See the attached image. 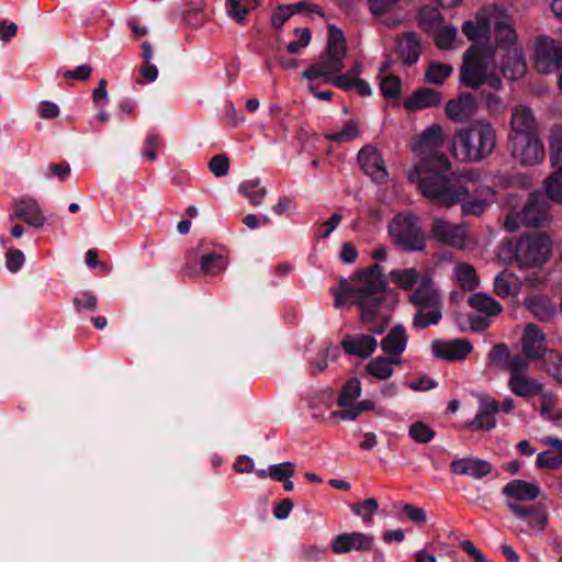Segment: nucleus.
Wrapping results in <instances>:
<instances>
[{
	"mask_svg": "<svg viewBox=\"0 0 562 562\" xmlns=\"http://www.w3.org/2000/svg\"><path fill=\"white\" fill-rule=\"evenodd\" d=\"M443 145V130L440 125L426 128L412 145L417 161L408 171V179L416 183L422 194L435 203L451 204L465 194L463 188L451 191V164L440 153Z\"/></svg>",
	"mask_w": 562,
	"mask_h": 562,
	"instance_id": "1",
	"label": "nucleus"
},
{
	"mask_svg": "<svg viewBox=\"0 0 562 562\" xmlns=\"http://www.w3.org/2000/svg\"><path fill=\"white\" fill-rule=\"evenodd\" d=\"M492 29L496 46L506 52V60L502 64L503 75L509 80L521 78L527 68L526 60L522 50L516 45L517 34L506 7L496 3L485 5L461 27L462 33L471 42L488 41Z\"/></svg>",
	"mask_w": 562,
	"mask_h": 562,
	"instance_id": "2",
	"label": "nucleus"
},
{
	"mask_svg": "<svg viewBox=\"0 0 562 562\" xmlns=\"http://www.w3.org/2000/svg\"><path fill=\"white\" fill-rule=\"evenodd\" d=\"M340 290L335 293V305L341 307L355 303L361 312V319L370 323L374 319L387 322V315L397 304L394 291H387L382 278L381 267L373 265L358 273L352 283L340 280Z\"/></svg>",
	"mask_w": 562,
	"mask_h": 562,
	"instance_id": "3",
	"label": "nucleus"
},
{
	"mask_svg": "<svg viewBox=\"0 0 562 562\" xmlns=\"http://www.w3.org/2000/svg\"><path fill=\"white\" fill-rule=\"evenodd\" d=\"M552 254V241L543 233L522 235L517 240H503L497 250V258L504 265H516L520 270L536 269L525 281L535 286L544 281L540 269Z\"/></svg>",
	"mask_w": 562,
	"mask_h": 562,
	"instance_id": "4",
	"label": "nucleus"
},
{
	"mask_svg": "<svg viewBox=\"0 0 562 562\" xmlns=\"http://www.w3.org/2000/svg\"><path fill=\"white\" fill-rule=\"evenodd\" d=\"M346 40L341 30L335 25L328 27V40L326 50L321 59L308 66L303 71V77L308 80L321 79L325 83H331L342 90L353 88L356 78L353 75H338L344 68L346 56Z\"/></svg>",
	"mask_w": 562,
	"mask_h": 562,
	"instance_id": "5",
	"label": "nucleus"
},
{
	"mask_svg": "<svg viewBox=\"0 0 562 562\" xmlns=\"http://www.w3.org/2000/svg\"><path fill=\"white\" fill-rule=\"evenodd\" d=\"M480 43L473 42L463 54L460 81L473 90L484 85L498 90L502 88V79L496 71L495 49L490 44Z\"/></svg>",
	"mask_w": 562,
	"mask_h": 562,
	"instance_id": "6",
	"label": "nucleus"
},
{
	"mask_svg": "<svg viewBox=\"0 0 562 562\" xmlns=\"http://www.w3.org/2000/svg\"><path fill=\"white\" fill-rule=\"evenodd\" d=\"M496 146V130L487 120H477L459 130L453 138V154L465 161H481L488 157Z\"/></svg>",
	"mask_w": 562,
	"mask_h": 562,
	"instance_id": "7",
	"label": "nucleus"
},
{
	"mask_svg": "<svg viewBox=\"0 0 562 562\" xmlns=\"http://www.w3.org/2000/svg\"><path fill=\"white\" fill-rule=\"evenodd\" d=\"M408 301L417 311L413 318L416 329L436 325L441 318L440 295L429 274H424L417 288L409 294Z\"/></svg>",
	"mask_w": 562,
	"mask_h": 562,
	"instance_id": "8",
	"label": "nucleus"
},
{
	"mask_svg": "<svg viewBox=\"0 0 562 562\" xmlns=\"http://www.w3.org/2000/svg\"><path fill=\"white\" fill-rule=\"evenodd\" d=\"M392 241L405 251H420L425 248L426 236L418 217L413 214H398L389 225Z\"/></svg>",
	"mask_w": 562,
	"mask_h": 562,
	"instance_id": "9",
	"label": "nucleus"
},
{
	"mask_svg": "<svg viewBox=\"0 0 562 562\" xmlns=\"http://www.w3.org/2000/svg\"><path fill=\"white\" fill-rule=\"evenodd\" d=\"M550 221L549 205L540 192H532L522 209L521 214H508L505 227L508 232L517 231L520 224L540 226Z\"/></svg>",
	"mask_w": 562,
	"mask_h": 562,
	"instance_id": "10",
	"label": "nucleus"
},
{
	"mask_svg": "<svg viewBox=\"0 0 562 562\" xmlns=\"http://www.w3.org/2000/svg\"><path fill=\"white\" fill-rule=\"evenodd\" d=\"M507 386L509 391L516 396L528 398L536 395H541V415L544 418H550V409L554 406L555 398L550 392L543 391V384L532 378L528 372L521 374L509 375Z\"/></svg>",
	"mask_w": 562,
	"mask_h": 562,
	"instance_id": "11",
	"label": "nucleus"
},
{
	"mask_svg": "<svg viewBox=\"0 0 562 562\" xmlns=\"http://www.w3.org/2000/svg\"><path fill=\"white\" fill-rule=\"evenodd\" d=\"M448 178H452L450 184H448L451 191H456L459 188H463L465 190V194L460 200L462 203V211L467 215H481L486 206L493 201L494 192L488 187L481 188L477 193L480 195L479 199H473L465 201V196L468 195L469 189L464 187L465 183L472 182L476 179V172L474 171H464L461 173H451ZM459 203V201H457ZM456 204L451 203L450 205Z\"/></svg>",
	"mask_w": 562,
	"mask_h": 562,
	"instance_id": "12",
	"label": "nucleus"
},
{
	"mask_svg": "<svg viewBox=\"0 0 562 562\" xmlns=\"http://www.w3.org/2000/svg\"><path fill=\"white\" fill-rule=\"evenodd\" d=\"M509 149L515 161L522 166H537L544 159V147L533 134L509 138Z\"/></svg>",
	"mask_w": 562,
	"mask_h": 562,
	"instance_id": "13",
	"label": "nucleus"
},
{
	"mask_svg": "<svg viewBox=\"0 0 562 562\" xmlns=\"http://www.w3.org/2000/svg\"><path fill=\"white\" fill-rule=\"evenodd\" d=\"M374 536L360 531L342 532L333 538L331 551L335 554H348L352 551L369 552L373 549Z\"/></svg>",
	"mask_w": 562,
	"mask_h": 562,
	"instance_id": "14",
	"label": "nucleus"
},
{
	"mask_svg": "<svg viewBox=\"0 0 562 562\" xmlns=\"http://www.w3.org/2000/svg\"><path fill=\"white\" fill-rule=\"evenodd\" d=\"M509 510L525 525L519 528L520 533L542 532L548 525V513L541 506L526 507L513 503Z\"/></svg>",
	"mask_w": 562,
	"mask_h": 562,
	"instance_id": "15",
	"label": "nucleus"
},
{
	"mask_svg": "<svg viewBox=\"0 0 562 562\" xmlns=\"http://www.w3.org/2000/svg\"><path fill=\"white\" fill-rule=\"evenodd\" d=\"M536 67L540 72L549 74L562 65V46L555 40L542 37L536 45Z\"/></svg>",
	"mask_w": 562,
	"mask_h": 562,
	"instance_id": "16",
	"label": "nucleus"
},
{
	"mask_svg": "<svg viewBox=\"0 0 562 562\" xmlns=\"http://www.w3.org/2000/svg\"><path fill=\"white\" fill-rule=\"evenodd\" d=\"M491 360L507 370L509 375L526 373L529 370V361L524 353H510L505 344L496 345L491 351Z\"/></svg>",
	"mask_w": 562,
	"mask_h": 562,
	"instance_id": "17",
	"label": "nucleus"
},
{
	"mask_svg": "<svg viewBox=\"0 0 562 562\" xmlns=\"http://www.w3.org/2000/svg\"><path fill=\"white\" fill-rule=\"evenodd\" d=\"M520 344L522 353L530 360L542 359L549 353L546 335L533 324H528L525 327Z\"/></svg>",
	"mask_w": 562,
	"mask_h": 562,
	"instance_id": "18",
	"label": "nucleus"
},
{
	"mask_svg": "<svg viewBox=\"0 0 562 562\" xmlns=\"http://www.w3.org/2000/svg\"><path fill=\"white\" fill-rule=\"evenodd\" d=\"M358 161L362 170L375 182H385L389 173L381 154L375 147L364 146L358 153Z\"/></svg>",
	"mask_w": 562,
	"mask_h": 562,
	"instance_id": "19",
	"label": "nucleus"
},
{
	"mask_svg": "<svg viewBox=\"0 0 562 562\" xmlns=\"http://www.w3.org/2000/svg\"><path fill=\"white\" fill-rule=\"evenodd\" d=\"M477 102L470 92H462L447 102L445 113L453 122H467L476 113Z\"/></svg>",
	"mask_w": 562,
	"mask_h": 562,
	"instance_id": "20",
	"label": "nucleus"
},
{
	"mask_svg": "<svg viewBox=\"0 0 562 562\" xmlns=\"http://www.w3.org/2000/svg\"><path fill=\"white\" fill-rule=\"evenodd\" d=\"M507 497L506 506L509 509L510 504L522 505L524 502H531L540 495V487L533 482L524 480H513L502 490Z\"/></svg>",
	"mask_w": 562,
	"mask_h": 562,
	"instance_id": "21",
	"label": "nucleus"
},
{
	"mask_svg": "<svg viewBox=\"0 0 562 562\" xmlns=\"http://www.w3.org/2000/svg\"><path fill=\"white\" fill-rule=\"evenodd\" d=\"M431 233L439 243L452 247H462L467 236L464 226L452 224L442 218H436L434 221Z\"/></svg>",
	"mask_w": 562,
	"mask_h": 562,
	"instance_id": "22",
	"label": "nucleus"
},
{
	"mask_svg": "<svg viewBox=\"0 0 562 562\" xmlns=\"http://www.w3.org/2000/svg\"><path fill=\"white\" fill-rule=\"evenodd\" d=\"M431 350L438 358L449 361H460L472 351V345L465 339L435 340Z\"/></svg>",
	"mask_w": 562,
	"mask_h": 562,
	"instance_id": "23",
	"label": "nucleus"
},
{
	"mask_svg": "<svg viewBox=\"0 0 562 562\" xmlns=\"http://www.w3.org/2000/svg\"><path fill=\"white\" fill-rule=\"evenodd\" d=\"M533 134H536V120L531 110L524 105H516L512 110L510 133L508 138Z\"/></svg>",
	"mask_w": 562,
	"mask_h": 562,
	"instance_id": "24",
	"label": "nucleus"
},
{
	"mask_svg": "<svg viewBox=\"0 0 562 562\" xmlns=\"http://www.w3.org/2000/svg\"><path fill=\"white\" fill-rule=\"evenodd\" d=\"M14 216L33 227H42L46 222L38 202L31 196H23L14 201Z\"/></svg>",
	"mask_w": 562,
	"mask_h": 562,
	"instance_id": "25",
	"label": "nucleus"
},
{
	"mask_svg": "<svg viewBox=\"0 0 562 562\" xmlns=\"http://www.w3.org/2000/svg\"><path fill=\"white\" fill-rule=\"evenodd\" d=\"M441 102L442 93L440 91L431 88H422L408 97L403 105L407 111L415 112L438 106Z\"/></svg>",
	"mask_w": 562,
	"mask_h": 562,
	"instance_id": "26",
	"label": "nucleus"
},
{
	"mask_svg": "<svg viewBox=\"0 0 562 562\" xmlns=\"http://www.w3.org/2000/svg\"><path fill=\"white\" fill-rule=\"evenodd\" d=\"M378 341L370 335L356 334L342 340V348L349 355L367 358L376 349Z\"/></svg>",
	"mask_w": 562,
	"mask_h": 562,
	"instance_id": "27",
	"label": "nucleus"
},
{
	"mask_svg": "<svg viewBox=\"0 0 562 562\" xmlns=\"http://www.w3.org/2000/svg\"><path fill=\"white\" fill-rule=\"evenodd\" d=\"M451 471L458 475H469L472 477H483L491 471L487 461L475 458H463L451 462Z\"/></svg>",
	"mask_w": 562,
	"mask_h": 562,
	"instance_id": "28",
	"label": "nucleus"
},
{
	"mask_svg": "<svg viewBox=\"0 0 562 562\" xmlns=\"http://www.w3.org/2000/svg\"><path fill=\"white\" fill-rule=\"evenodd\" d=\"M401 363V360L395 357H375L371 359L366 368L364 372L372 379L385 381L392 378L394 373V366Z\"/></svg>",
	"mask_w": 562,
	"mask_h": 562,
	"instance_id": "29",
	"label": "nucleus"
},
{
	"mask_svg": "<svg viewBox=\"0 0 562 562\" xmlns=\"http://www.w3.org/2000/svg\"><path fill=\"white\" fill-rule=\"evenodd\" d=\"M520 288V279L513 272L502 271L494 279V292L498 297H516Z\"/></svg>",
	"mask_w": 562,
	"mask_h": 562,
	"instance_id": "30",
	"label": "nucleus"
},
{
	"mask_svg": "<svg viewBox=\"0 0 562 562\" xmlns=\"http://www.w3.org/2000/svg\"><path fill=\"white\" fill-rule=\"evenodd\" d=\"M397 52L406 64H415L419 59L420 43L414 33L403 34L397 42Z\"/></svg>",
	"mask_w": 562,
	"mask_h": 562,
	"instance_id": "31",
	"label": "nucleus"
},
{
	"mask_svg": "<svg viewBox=\"0 0 562 562\" xmlns=\"http://www.w3.org/2000/svg\"><path fill=\"white\" fill-rule=\"evenodd\" d=\"M407 344V336L402 326H395L382 340L381 348L389 355H400Z\"/></svg>",
	"mask_w": 562,
	"mask_h": 562,
	"instance_id": "32",
	"label": "nucleus"
},
{
	"mask_svg": "<svg viewBox=\"0 0 562 562\" xmlns=\"http://www.w3.org/2000/svg\"><path fill=\"white\" fill-rule=\"evenodd\" d=\"M424 274L415 268L395 269L390 272L391 281L403 290L417 286Z\"/></svg>",
	"mask_w": 562,
	"mask_h": 562,
	"instance_id": "33",
	"label": "nucleus"
},
{
	"mask_svg": "<svg viewBox=\"0 0 562 562\" xmlns=\"http://www.w3.org/2000/svg\"><path fill=\"white\" fill-rule=\"evenodd\" d=\"M454 279L458 284L467 291L474 290L479 283V277L473 266L460 262L453 267Z\"/></svg>",
	"mask_w": 562,
	"mask_h": 562,
	"instance_id": "34",
	"label": "nucleus"
},
{
	"mask_svg": "<svg viewBox=\"0 0 562 562\" xmlns=\"http://www.w3.org/2000/svg\"><path fill=\"white\" fill-rule=\"evenodd\" d=\"M469 305L487 316H496L502 312V305L492 296L482 292L471 295Z\"/></svg>",
	"mask_w": 562,
	"mask_h": 562,
	"instance_id": "35",
	"label": "nucleus"
},
{
	"mask_svg": "<svg viewBox=\"0 0 562 562\" xmlns=\"http://www.w3.org/2000/svg\"><path fill=\"white\" fill-rule=\"evenodd\" d=\"M543 190L550 200L562 204V165L543 180Z\"/></svg>",
	"mask_w": 562,
	"mask_h": 562,
	"instance_id": "36",
	"label": "nucleus"
},
{
	"mask_svg": "<svg viewBox=\"0 0 562 562\" xmlns=\"http://www.w3.org/2000/svg\"><path fill=\"white\" fill-rule=\"evenodd\" d=\"M238 191L254 205H260L267 194L266 188L261 186V181L258 178L243 181L239 184Z\"/></svg>",
	"mask_w": 562,
	"mask_h": 562,
	"instance_id": "37",
	"label": "nucleus"
},
{
	"mask_svg": "<svg viewBox=\"0 0 562 562\" xmlns=\"http://www.w3.org/2000/svg\"><path fill=\"white\" fill-rule=\"evenodd\" d=\"M436 44L441 49H453L461 45L457 29L452 25H442L437 29Z\"/></svg>",
	"mask_w": 562,
	"mask_h": 562,
	"instance_id": "38",
	"label": "nucleus"
},
{
	"mask_svg": "<svg viewBox=\"0 0 562 562\" xmlns=\"http://www.w3.org/2000/svg\"><path fill=\"white\" fill-rule=\"evenodd\" d=\"M453 68L449 64L431 63L425 71V80L431 85H441L451 76Z\"/></svg>",
	"mask_w": 562,
	"mask_h": 562,
	"instance_id": "39",
	"label": "nucleus"
},
{
	"mask_svg": "<svg viewBox=\"0 0 562 562\" xmlns=\"http://www.w3.org/2000/svg\"><path fill=\"white\" fill-rule=\"evenodd\" d=\"M201 270L205 274L222 273L227 267V259L223 255L209 254L201 258Z\"/></svg>",
	"mask_w": 562,
	"mask_h": 562,
	"instance_id": "40",
	"label": "nucleus"
},
{
	"mask_svg": "<svg viewBox=\"0 0 562 562\" xmlns=\"http://www.w3.org/2000/svg\"><path fill=\"white\" fill-rule=\"evenodd\" d=\"M379 503L375 498H367L363 502L350 505L353 515L361 518L364 524H371L373 516L378 512Z\"/></svg>",
	"mask_w": 562,
	"mask_h": 562,
	"instance_id": "41",
	"label": "nucleus"
},
{
	"mask_svg": "<svg viewBox=\"0 0 562 562\" xmlns=\"http://www.w3.org/2000/svg\"><path fill=\"white\" fill-rule=\"evenodd\" d=\"M361 382L359 379L352 378L348 380L342 387L337 404L339 406L356 404V400L361 395Z\"/></svg>",
	"mask_w": 562,
	"mask_h": 562,
	"instance_id": "42",
	"label": "nucleus"
},
{
	"mask_svg": "<svg viewBox=\"0 0 562 562\" xmlns=\"http://www.w3.org/2000/svg\"><path fill=\"white\" fill-rule=\"evenodd\" d=\"M549 159L552 166L562 162V126L554 127L549 137Z\"/></svg>",
	"mask_w": 562,
	"mask_h": 562,
	"instance_id": "43",
	"label": "nucleus"
},
{
	"mask_svg": "<svg viewBox=\"0 0 562 562\" xmlns=\"http://www.w3.org/2000/svg\"><path fill=\"white\" fill-rule=\"evenodd\" d=\"M304 5V2L280 5L272 14L271 22L273 26L280 29L295 12L301 11Z\"/></svg>",
	"mask_w": 562,
	"mask_h": 562,
	"instance_id": "44",
	"label": "nucleus"
},
{
	"mask_svg": "<svg viewBox=\"0 0 562 562\" xmlns=\"http://www.w3.org/2000/svg\"><path fill=\"white\" fill-rule=\"evenodd\" d=\"M409 437L418 443H427L435 437V431L425 423L416 422L408 429Z\"/></svg>",
	"mask_w": 562,
	"mask_h": 562,
	"instance_id": "45",
	"label": "nucleus"
},
{
	"mask_svg": "<svg viewBox=\"0 0 562 562\" xmlns=\"http://www.w3.org/2000/svg\"><path fill=\"white\" fill-rule=\"evenodd\" d=\"M359 136V127L356 122H348L339 132L328 133L327 138L337 143H347Z\"/></svg>",
	"mask_w": 562,
	"mask_h": 562,
	"instance_id": "46",
	"label": "nucleus"
},
{
	"mask_svg": "<svg viewBox=\"0 0 562 562\" xmlns=\"http://www.w3.org/2000/svg\"><path fill=\"white\" fill-rule=\"evenodd\" d=\"M485 108L491 115H502L506 111V103L495 93L486 92L482 94Z\"/></svg>",
	"mask_w": 562,
	"mask_h": 562,
	"instance_id": "47",
	"label": "nucleus"
},
{
	"mask_svg": "<svg viewBox=\"0 0 562 562\" xmlns=\"http://www.w3.org/2000/svg\"><path fill=\"white\" fill-rule=\"evenodd\" d=\"M467 426L472 430H491L496 426V420L494 416L479 409L476 416Z\"/></svg>",
	"mask_w": 562,
	"mask_h": 562,
	"instance_id": "48",
	"label": "nucleus"
},
{
	"mask_svg": "<svg viewBox=\"0 0 562 562\" xmlns=\"http://www.w3.org/2000/svg\"><path fill=\"white\" fill-rule=\"evenodd\" d=\"M293 474L294 464L291 462H282L270 467V477L274 481L282 482Z\"/></svg>",
	"mask_w": 562,
	"mask_h": 562,
	"instance_id": "49",
	"label": "nucleus"
},
{
	"mask_svg": "<svg viewBox=\"0 0 562 562\" xmlns=\"http://www.w3.org/2000/svg\"><path fill=\"white\" fill-rule=\"evenodd\" d=\"M295 34L299 36L296 42H291L288 45V52L291 54H297L305 48L311 42V32L307 27L296 29Z\"/></svg>",
	"mask_w": 562,
	"mask_h": 562,
	"instance_id": "50",
	"label": "nucleus"
},
{
	"mask_svg": "<svg viewBox=\"0 0 562 562\" xmlns=\"http://www.w3.org/2000/svg\"><path fill=\"white\" fill-rule=\"evenodd\" d=\"M380 88L386 98H395L401 90V80L393 76H386L381 80Z\"/></svg>",
	"mask_w": 562,
	"mask_h": 562,
	"instance_id": "51",
	"label": "nucleus"
},
{
	"mask_svg": "<svg viewBox=\"0 0 562 562\" xmlns=\"http://www.w3.org/2000/svg\"><path fill=\"white\" fill-rule=\"evenodd\" d=\"M209 168L214 176L224 177L228 173L229 160L224 155H216L210 160Z\"/></svg>",
	"mask_w": 562,
	"mask_h": 562,
	"instance_id": "52",
	"label": "nucleus"
},
{
	"mask_svg": "<svg viewBox=\"0 0 562 562\" xmlns=\"http://www.w3.org/2000/svg\"><path fill=\"white\" fill-rule=\"evenodd\" d=\"M537 464L540 468L559 469L562 465V457L551 451H544L538 454Z\"/></svg>",
	"mask_w": 562,
	"mask_h": 562,
	"instance_id": "53",
	"label": "nucleus"
},
{
	"mask_svg": "<svg viewBox=\"0 0 562 562\" xmlns=\"http://www.w3.org/2000/svg\"><path fill=\"white\" fill-rule=\"evenodd\" d=\"M24 254L19 249H11L7 254L5 267L11 272L19 271L24 265Z\"/></svg>",
	"mask_w": 562,
	"mask_h": 562,
	"instance_id": "54",
	"label": "nucleus"
},
{
	"mask_svg": "<svg viewBox=\"0 0 562 562\" xmlns=\"http://www.w3.org/2000/svg\"><path fill=\"white\" fill-rule=\"evenodd\" d=\"M477 401L479 409H481L483 413L495 417V415L499 412V403L490 395L479 394Z\"/></svg>",
	"mask_w": 562,
	"mask_h": 562,
	"instance_id": "55",
	"label": "nucleus"
},
{
	"mask_svg": "<svg viewBox=\"0 0 562 562\" xmlns=\"http://www.w3.org/2000/svg\"><path fill=\"white\" fill-rule=\"evenodd\" d=\"M546 361L548 362V368L552 376L562 382V356L554 353L553 351H549Z\"/></svg>",
	"mask_w": 562,
	"mask_h": 562,
	"instance_id": "56",
	"label": "nucleus"
},
{
	"mask_svg": "<svg viewBox=\"0 0 562 562\" xmlns=\"http://www.w3.org/2000/svg\"><path fill=\"white\" fill-rule=\"evenodd\" d=\"M140 79L137 81L139 85L154 82L158 77V68L151 61L143 63L139 68Z\"/></svg>",
	"mask_w": 562,
	"mask_h": 562,
	"instance_id": "57",
	"label": "nucleus"
},
{
	"mask_svg": "<svg viewBox=\"0 0 562 562\" xmlns=\"http://www.w3.org/2000/svg\"><path fill=\"white\" fill-rule=\"evenodd\" d=\"M325 550L317 544H304L300 549V555L306 561H317L323 558Z\"/></svg>",
	"mask_w": 562,
	"mask_h": 562,
	"instance_id": "58",
	"label": "nucleus"
},
{
	"mask_svg": "<svg viewBox=\"0 0 562 562\" xmlns=\"http://www.w3.org/2000/svg\"><path fill=\"white\" fill-rule=\"evenodd\" d=\"M398 0H369L370 10L374 15H383L391 11Z\"/></svg>",
	"mask_w": 562,
	"mask_h": 562,
	"instance_id": "59",
	"label": "nucleus"
},
{
	"mask_svg": "<svg viewBox=\"0 0 562 562\" xmlns=\"http://www.w3.org/2000/svg\"><path fill=\"white\" fill-rule=\"evenodd\" d=\"M403 512L408 519L416 524L422 525L427 520L426 512L423 508L416 507L412 504H405L403 506Z\"/></svg>",
	"mask_w": 562,
	"mask_h": 562,
	"instance_id": "60",
	"label": "nucleus"
},
{
	"mask_svg": "<svg viewBox=\"0 0 562 562\" xmlns=\"http://www.w3.org/2000/svg\"><path fill=\"white\" fill-rule=\"evenodd\" d=\"M341 222V215L339 213L333 214L329 220L321 224L318 227V236L322 238H327L335 228L339 225Z\"/></svg>",
	"mask_w": 562,
	"mask_h": 562,
	"instance_id": "61",
	"label": "nucleus"
},
{
	"mask_svg": "<svg viewBox=\"0 0 562 562\" xmlns=\"http://www.w3.org/2000/svg\"><path fill=\"white\" fill-rule=\"evenodd\" d=\"M38 115L44 120H50L55 119L59 115V108L57 104L49 102V101H43L40 103L37 108Z\"/></svg>",
	"mask_w": 562,
	"mask_h": 562,
	"instance_id": "62",
	"label": "nucleus"
},
{
	"mask_svg": "<svg viewBox=\"0 0 562 562\" xmlns=\"http://www.w3.org/2000/svg\"><path fill=\"white\" fill-rule=\"evenodd\" d=\"M160 147V139L156 135H149L146 138V147L143 153L144 157L148 158L149 160H156L157 158V150Z\"/></svg>",
	"mask_w": 562,
	"mask_h": 562,
	"instance_id": "63",
	"label": "nucleus"
},
{
	"mask_svg": "<svg viewBox=\"0 0 562 562\" xmlns=\"http://www.w3.org/2000/svg\"><path fill=\"white\" fill-rule=\"evenodd\" d=\"M342 409L333 412L330 414L331 418H339L341 420H355L359 416L356 404H351L348 406H341Z\"/></svg>",
	"mask_w": 562,
	"mask_h": 562,
	"instance_id": "64",
	"label": "nucleus"
}]
</instances>
